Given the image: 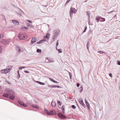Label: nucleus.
<instances>
[{"instance_id":"nucleus-1","label":"nucleus","mask_w":120,"mask_h":120,"mask_svg":"<svg viewBox=\"0 0 120 120\" xmlns=\"http://www.w3.org/2000/svg\"><path fill=\"white\" fill-rule=\"evenodd\" d=\"M15 93L14 92H11V93L9 92H8V94L4 93L3 95V96L5 97L8 98L9 96L10 99H13L15 98L14 96Z\"/></svg>"},{"instance_id":"nucleus-2","label":"nucleus","mask_w":120,"mask_h":120,"mask_svg":"<svg viewBox=\"0 0 120 120\" xmlns=\"http://www.w3.org/2000/svg\"><path fill=\"white\" fill-rule=\"evenodd\" d=\"M77 10L75 8L71 7L70 9V15L71 17H72L73 13H75L77 12Z\"/></svg>"},{"instance_id":"nucleus-3","label":"nucleus","mask_w":120,"mask_h":120,"mask_svg":"<svg viewBox=\"0 0 120 120\" xmlns=\"http://www.w3.org/2000/svg\"><path fill=\"white\" fill-rule=\"evenodd\" d=\"M60 33V30L59 29H56L54 31L53 34V36L55 37H57L58 36L59 34Z\"/></svg>"},{"instance_id":"nucleus-4","label":"nucleus","mask_w":120,"mask_h":120,"mask_svg":"<svg viewBox=\"0 0 120 120\" xmlns=\"http://www.w3.org/2000/svg\"><path fill=\"white\" fill-rule=\"evenodd\" d=\"M17 10L18 12V13L19 14V16H21L22 15H24V13L19 8H18Z\"/></svg>"},{"instance_id":"nucleus-5","label":"nucleus","mask_w":120,"mask_h":120,"mask_svg":"<svg viewBox=\"0 0 120 120\" xmlns=\"http://www.w3.org/2000/svg\"><path fill=\"white\" fill-rule=\"evenodd\" d=\"M18 37L21 40L23 39L24 38H25L26 35H25L24 34H20Z\"/></svg>"},{"instance_id":"nucleus-6","label":"nucleus","mask_w":120,"mask_h":120,"mask_svg":"<svg viewBox=\"0 0 120 120\" xmlns=\"http://www.w3.org/2000/svg\"><path fill=\"white\" fill-rule=\"evenodd\" d=\"M9 41V40L3 39L1 40V43L4 44H7L8 43Z\"/></svg>"},{"instance_id":"nucleus-7","label":"nucleus","mask_w":120,"mask_h":120,"mask_svg":"<svg viewBox=\"0 0 120 120\" xmlns=\"http://www.w3.org/2000/svg\"><path fill=\"white\" fill-rule=\"evenodd\" d=\"M37 40V38L36 37H33L32 39L31 44H34Z\"/></svg>"},{"instance_id":"nucleus-8","label":"nucleus","mask_w":120,"mask_h":120,"mask_svg":"<svg viewBox=\"0 0 120 120\" xmlns=\"http://www.w3.org/2000/svg\"><path fill=\"white\" fill-rule=\"evenodd\" d=\"M19 104L21 105H22L25 107H26L27 106V105L24 104L23 102L21 101H19Z\"/></svg>"},{"instance_id":"nucleus-9","label":"nucleus","mask_w":120,"mask_h":120,"mask_svg":"<svg viewBox=\"0 0 120 120\" xmlns=\"http://www.w3.org/2000/svg\"><path fill=\"white\" fill-rule=\"evenodd\" d=\"M8 71L6 69H4L2 70H1V73H4L5 74H7L8 72V71Z\"/></svg>"},{"instance_id":"nucleus-10","label":"nucleus","mask_w":120,"mask_h":120,"mask_svg":"<svg viewBox=\"0 0 120 120\" xmlns=\"http://www.w3.org/2000/svg\"><path fill=\"white\" fill-rule=\"evenodd\" d=\"M12 22H13L15 25H19V22L17 21L14 20H12Z\"/></svg>"},{"instance_id":"nucleus-11","label":"nucleus","mask_w":120,"mask_h":120,"mask_svg":"<svg viewBox=\"0 0 120 120\" xmlns=\"http://www.w3.org/2000/svg\"><path fill=\"white\" fill-rule=\"evenodd\" d=\"M50 34L48 33L45 36H44V39H45L46 40L47 39H48L49 38Z\"/></svg>"},{"instance_id":"nucleus-12","label":"nucleus","mask_w":120,"mask_h":120,"mask_svg":"<svg viewBox=\"0 0 120 120\" xmlns=\"http://www.w3.org/2000/svg\"><path fill=\"white\" fill-rule=\"evenodd\" d=\"M12 67L11 66H9L8 67V68L6 69L8 71H8V72L10 71L12 68Z\"/></svg>"},{"instance_id":"nucleus-13","label":"nucleus","mask_w":120,"mask_h":120,"mask_svg":"<svg viewBox=\"0 0 120 120\" xmlns=\"http://www.w3.org/2000/svg\"><path fill=\"white\" fill-rule=\"evenodd\" d=\"M46 41V40L45 39H44L38 42L37 43L38 44H40L43 43L44 41Z\"/></svg>"},{"instance_id":"nucleus-14","label":"nucleus","mask_w":120,"mask_h":120,"mask_svg":"<svg viewBox=\"0 0 120 120\" xmlns=\"http://www.w3.org/2000/svg\"><path fill=\"white\" fill-rule=\"evenodd\" d=\"M51 105L53 107H54L56 105V103L54 101H52L51 103Z\"/></svg>"},{"instance_id":"nucleus-15","label":"nucleus","mask_w":120,"mask_h":120,"mask_svg":"<svg viewBox=\"0 0 120 120\" xmlns=\"http://www.w3.org/2000/svg\"><path fill=\"white\" fill-rule=\"evenodd\" d=\"M79 101L80 104L82 105L83 103L82 99V98L79 99Z\"/></svg>"},{"instance_id":"nucleus-16","label":"nucleus","mask_w":120,"mask_h":120,"mask_svg":"<svg viewBox=\"0 0 120 120\" xmlns=\"http://www.w3.org/2000/svg\"><path fill=\"white\" fill-rule=\"evenodd\" d=\"M36 82L41 85H44L45 84V83L44 82H42L38 81H36Z\"/></svg>"},{"instance_id":"nucleus-17","label":"nucleus","mask_w":120,"mask_h":120,"mask_svg":"<svg viewBox=\"0 0 120 120\" xmlns=\"http://www.w3.org/2000/svg\"><path fill=\"white\" fill-rule=\"evenodd\" d=\"M46 59L48 60L49 61L50 63L52 62H54V61L52 59H49L47 58H46Z\"/></svg>"},{"instance_id":"nucleus-18","label":"nucleus","mask_w":120,"mask_h":120,"mask_svg":"<svg viewBox=\"0 0 120 120\" xmlns=\"http://www.w3.org/2000/svg\"><path fill=\"white\" fill-rule=\"evenodd\" d=\"M6 90L7 91H8L7 93H8V92H9L11 93V92H14L12 90H10L8 88H7L6 89Z\"/></svg>"},{"instance_id":"nucleus-19","label":"nucleus","mask_w":120,"mask_h":120,"mask_svg":"<svg viewBox=\"0 0 120 120\" xmlns=\"http://www.w3.org/2000/svg\"><path fill=\"white\" fill-rule=\"evenodd\" d=\"M44 110H45V112L47 114L49 115V114H52V113H49V112L47 110H46V109H44Z\"/></svg>"},{"instance_id":"nucleus-20","label":"nucleus","mask_w":120,"mask_h":120,"mask_svg":"<svg viewBox=\"0 0 120 120\" xmlns=\"http://www.w3.org/2000/svg\"><path fill=\"white\" fill-rule=\"evenodd\" d=\"M50 79L51 81H52V82H53L54 83H59L58 82H57L56 81L54 80L53 79H52L50 78Z\"/></svg>"},{"instance_id":"nucleus-21","label":"nucleus","mask_w":120,"mask_h":120,"mask_svg":"<svg viewBox=\"0 0 120 120\" xmlns=\"http://www.w3.org/2000/svg\"><path fill=\"white\" fill-rule=\"evenodd\" d=\"M100 21L101 22L105 21V19L104 18L101 17Z\"/></svg>"},{"instance_id":"nucleus-22","label":"nucleus","mask_w":120,"mask_h":120,"mask_svg":"<svg viewBox=\"0 0 120 120\" xmlns=\"http://www.w3.org/2000/svg\"><path fill=\"white\" fill-rule=\"evenodd\" d=\"M28 28H27L26 27H22L21 28V29L22 30H24L25 29H26V30H28Z\"/></svg>"},{"instance_id":"nucleus-23","label":"nucleus","mask_w":120,"mask_h":120,"mask_svg":"<svg viewBox=\"0 0 120 120\" xmlns=\"http://www.w3.org/2000/svg\"><path fill=\"white\" fill-rule=\"evenodd\" d=\"M62 110L63 112V113L64 114V106H63H63H62Z\"/></svg>"},{"instance_id":"nucleus-24","label":"nucleus","mask_w":120,"mask_h":120,"mask_svg":"<svg viewBox=\"0 0 120 120\" xmlns=\"http://www.w3.org/2000/svg\"><path fill=\"white\" fill-rule=\"evenodd\" d=\"M32 106L34 108H36L37 109L38 108V107L36 105L34 104H32Z\"/></svg>"},{"instance_id":"nucleus-25","label":"nucleus","mask_w":120,"mask_h":120,"mask_svg":"<svg viewBox=\"0 0 120 120\" xmlns=\"http://www.w3.org/2000/svg\"><path fill=\"white\" fill-rule=\"evenodd\" d=\"M57 86V85H52V86H49V87H51L52 88H56Z\"/></svg>"},{"instance_id":"nucleus-26","label":"nucleus","mask_w":120,"mask_h":120,"mask_svg":"<svg viewBox=\"0 0 120 120\" xmlns=\"http://www.w3.org/2000/svg\"><path fill=\"white\" fill-rule=\"evenodd\" d=\"M79 90H80V92H81L83 90V88L82 87H81L79 88Z\"/></svg>"},{"instance_id":"nucleus-27","label":"nucleus","mask_w":120,"mask_h":120,"mask_svg":"<svg viewBox=\"0 0 120 120\" xmlns=\"http://www.w3.org/2000/svg\"><path fill=\"white\" fill-rule=\"evenodd\" d=\"M86 45H87V49L89 51V41H88V43Z\"/></svg>"},{"instance_id":"nucleus-28","label":"nucleus","mask_w":120,"mask_h":120,"mask_svg":"<svg viewBox=\"0 0 120 120\" xmlns=\"http://www.w3.org/2000/svg\"><path fill=\"white\" fill-rule=\"evenodd\" d=\"M37 52L39 53H41V49H37Z\"/></svg>"},{"instance_id":"nucleus-29","label":"nucleus","mask_w":120,"mask_h":120,"mask_svg":"<svg viewBox=\"0 0 120 120\" xmlns=\"http://www.w3.org/2000/svg\"><path fill=\"white\" fill-rule=\"evenodd\" d=\"M87 15L89 17V18H90V13L89 12V11H87Z\"/></svg>"},{"instance_id":"nucleus-30","label":"nucleus","mask_w":120,"mask_h":120,"mask_svg":"<svg viewBox=\"0 0 120 120\" xmlns=\"http://www.w3.org/2000/svg\"><path fill=\"white\" fill-rule=\"evenodd\" d=\"M100 19V17L98 16V17H97L96 18V19L98 21H99V19Z\"/></svg>"},{"instance_id":"nucleus-31","label":"nucleus","mask_w":120,"mask_h":120,"mask_svg":"<svg viewBox=\"0 0 120 120\" xmlns=\"http://www.w3.org/2000/svg\"><path fill=\"white\" fill-rule=\"evenodd\" d=\"M59 116L60 117L63 118H64L66 117L65 116L62 115H61V116Z\"/></svg>"},{"instance_id":"nucleus-32","label":"nucleus","mask_w":120,"mask_h":120,"mask_svg":"<svg viewBox=\"0 0 120 120\" xmlns=\"http://www.w3.org/2000/svg\"><path fill=\"white\" fill-rule=\"evenodd\" d=\"M57 37H55L54 36H53V38L52 39V41H54L56 39V38Z\"/></svg>"},{"instance_id":"nucleus-33","label":"nucleus","mask_w":120,"mask_h":120,"mask_svg":"<svg viewBox=\"0 0 120 120\" xmlns=\"http://www.w3.org/2000/svg\"><path fill=\"white\" fill-rule=\"evenodd\" d=\"M54 111L52 110L50 112H49V113H52V114H49V115H54V114L53 113Z\"/></svg>"},{"instance_id":"nucleus-34","label":"nucleus","mask_w":120,"mask_h":120,"mask_svg":"<svg viewBox=\"0 0 120 120\" xmlns=\"http://www.w3.org/2000/svg\"><path fill=\"white\" fill-rule=\"evenodd\" d=\"M87 106L88 107V108H89L90 105L89 103L88 102L86 103Z\"/></svg>"},{"instance_id":"nucleus-35","label":"nucleus","mask_w":120,"mask_h":120,"mask_svg":"<svg viewBox=\"0 0 120 120\" xmlns=\"http://www.w3.org/2000/svg\"><path fill=\"white\" fill-rule=\"evenodd\" d=\"M20 47L18 45H17L16 46V49L17 50H18V49H19V48Z\"/></svg>"},{"instance_id":"nucleus-36","label":"nucleus","mask_w":120,"mask_h":120,"mask_svg":"<svg viewBox=\"0 0 120 120\" xmlns=\"http://www.w3.org/2000/svg\"><path fill=\"white\" fill-rule=\"evenodd\" d=\"M71 107L73 109H75L76 108L75 106L74 105H72L71 106Z\"/></svg>"},{"instance_id":"nucleus-37","label":"nucleus","mask_w":120,"mask_h":120,"mask_svg":"<svg viewBox=\"0 0 120 120\" xmlns=\"http://www.w3.org/2000/svg\"><path fill=\"white\" fill-rule=\"evenodd\" d=\"M70 0H67V1L66 2V3H65V5H66L67 4Z\"/></svg>"},{"instance_id":"nucleus-38","label":"nucleus","mask_w":120,"mask_h":120,"mask_svg":"<svg viewBox=\"0 0 120 120\" xmlns=\"http://www.w3.org/2000/svg\"><path fill=\"white\" fill-rule=\"evenodd\" d=\"M69 73L70 75V79H71L72 78V77L71 76V74L70 72H69Z\"/></svg>"},{"instance_id":"nucleus-39","label":"nucleus","mask_w":120,"mask_h":120,"mask_svg":"<svg viewBox=\"0 0 120 120\" xmlns=\"http://www.w3.org/2000/svg\"><path fill=\"white\" fill-rule=\"evenodd\" d=\"M18 51L19 52H20L21 51V48L20 47L19 49H18Z\"/></svg>"},{"instance_id":"nucleus-40","label":"nucleus","mask_w":120,"mask_h":120,"mask_svg":"<svg viewBox=\"0 0 120 120\" xmlns=\"http://www.w3.org/2000/svg\"><path fill=\"white\" fill-rule=\"evenodd\" d=\"M2 48L1 46H0V53L2 52Z\"/></svg>"},{"instance_id":"nucleus-41","label":"nucleus","mask_w":120,"mask_h":120,"mask_svg":"<svg viewBox=\"0 0 120 120\" xmlns=\"http://www.w3.org/2000/svg\"><path fill=\"white\" fill-rule=\"evenodd\" d=\"M98 52L100 54H102L104 52H103L100 51H98Z\"/></svg>"},{"instance_id":"nucleus-42","label":"nucleus","mask_w":120,"mask_h":120,"mask_svg":"<svg viewBox=\"0 0 120 120\" xmlns=\"http://www.w3.org/2000/svg\"><path fill=\"white\" fill-rule=\"evenodd\" d=\"M58 52L60 53H61L62 52V50L61 49H58Z\"/></svg>"},{"instance_id":"nucleus-43","label":"nucleus","mask_w":120,"mask_h":120,"mask_svg":"<svg viewBox=\"0 0 120 120\" xmlns=\"http://www.w3.org/2000/svg\"><path fill=\"white\" fill-rule=\"evenodd\" d=\"M25 68V67H19V68L20 69H22V68Z\"/></svg>"},{"instance_id":"nucleus-44","label":"nucleus","mask_w":120,"mask_h":120,"mask_svg":"<svg viewBox=\"0 0 120 120\" xmlns=\"http://www.w3.org/2000/svg\"><path fill=\"white\" fill-rule=\"evenodd\" d=\"M57 103L58 104H59L60 105H61L60 102V101H58Z\"/></svg>"},{"instance_id":"nucleus-45","label":"nucleus","mask_w":120,"mask_h":120,"mask_svg":"<svg viewBox=\"0 0 120 120\" xmlns=\"http://www.w3.org/2000/svg\"><path fill=\"white\" fill-rule=\"evenodd\" d=\"M24 72L25 73H29L30 72L27 71H25Z\"/></svg>"},{"instance_id":"nucleus-46","label":"nucleus","mask_w":120,"mask_h":120,"mask_svg":"<svg viewBox=\"0 0 120 120\" xmlns=\"http://www.w3.org/2000/svg\"><path fill=\"white\" fill-rule=\"evenodd\" d=\"M83 107H85L86 106V105L84 104V103H83L82 105H81Z\"/></svg>"},{"instance_id":"nucleus-47","label":"nucleus","mask_w":120,"mask_h":120,"mask_svg":"<svg viewBox=\"0 0 120 120\" xmlns=\"http://www.w3.org/2000/svg\"><path fill=\"white\" fill-rule=\"evenodd\" d=\"M56 46H58L59 45L58 40L57 41V42L56 43Z\"/></svg>"},{"instance_id":"nucleus-48","label":"nucleus","mask_w":120,"mask_h":120,"mask_svg":"<svg viewBox=\"0 0 120 120\" xmlns=\"http://www.w3.org/2000/svg\"><path fill=\"white\" fill-rule=\"evenodd\" d=\"M109 76L111 77H112V74L111 73H110L109 74Z\"/></svg>"},{"instance_id":"nucleus-49","label":"nucleus","mask_w":120,"mask_h":120,"mask_svg":"<svg viewBox=\"0 0 120 120\" xmlns=\"http://www.w3.org/2000/svg\"><path fill=\"white\" fill-rule=\"evenodd\" d=\"M27 21L30 23H31L32 22V21L30 20H27Z\"/></svg>"},{"instance_id":"nucleus-50","label":"nucleus","mask_w":120,"mask_h":120,"mask_svg":"<svg viewBox=\"0 0 120 120\" xmlns=\"http://www.w3.org/2000/svg\"><path fill=\"white\" fill-rule=\"evenodd\" d=\"M80 85V84L79 83H77V86L78 87H79Z\"/></svg>"},{"instance_id":"nucleus-51","label":"nucleus","mask_w":120,"mask_h":120,"mask_svg":"<svg viewBox=\"0 0 120 120\" xmlns=\"http://www.w3.org/2000/svg\"><path fill=\"white\" fill-rule=\"evenodd\" d=\"M118 64L119 65H120V61L119 62H118Z\"/></svg>"},{"instance_id":"nucleus-52","label":"nucleus","mask_w":120,"mask_h":120,"mask_svg":"<svg viewBox=\"0 0 120 120\" xmlns=\"http://www.w3.org/2000/svg\"><path fill=\"white\" fill-rule=\"evenodd\" d=\"M85 101L86 103L88 102L86 99H85Z\"/></svg>"},{"instance_id":"nucleus-53","label":"nucleus","mask_w":120,"mask_h":120,"mask_svg":"<svg viewBox=\"0 0 120 120\" xmlns=\"http://www.w3.org/2000/svg\"><path fill=\"white\" fill-rule=\"evenodd\" d=\"M30 26L32 28H33V27H34V26H33L32 25H30Z\"/></svg>"},{"instance_id":"nucleus-54","label":"nucleus","mask_w":120,"mask_h":120,"mask_svg":"<svg viewBox=\"0 0 120 120\" xmlns=\"http://www.w3.org/2000/svg\"><path fill=\"white\" fill-rule=\"evenodd\" d=\"M86 30H85V29H84V30H83V33H84V32H85L86 31Z\"/></svg>"},{"instance_id":"nucleus-55","label":"nucleus","mask_w":120,"mask_h":120,"mask_svg":"<svg viewBox=\"0 0 120 120\" xmlns=\"http://www.w3.org/2000/svg\"><path fill=\"white\" fill-rule=\"evenodd\" d=\"M56 87H57V88H61V86H57Z\"/></svg>"},{"instance_id":"nucleus-56","label":"nucleus","mask_w":120,"mask_h":120,"mask_svg":"<svg viewBox=\"0 0 120 120\" xmlns=\"http://www.w3.org/2000/svg\"><path fill=\"white\" fill-rule=\"evenodd\" d=\"M113 11H111V12H109V13H112V12H113Z\"/></svg>"},{"instance_id":"nucleus-57","label":"nucleus","mask_w":120,"mask_h":120,"mask_svg":"<svg viewBox=\"0 0 120 120\" xmlns=\"http://www.w3.org/2000/svg\"><path fill=\"white\" fill-rule=\"evenodd\" d=\"M19 77H18V78H19L20 77V74H19Z\"/></svg>"},{"instance_id":"nucleus-58","label":"nucleus","mask_w":120,"mask_h":120,"mask_svg":"<svg viewBox=\"0 0 120 120\" xmlns=\"http://www.w3.org/2000/svg\"><path fill=\"white\" fill-rule=\"evenodd\" d=\"M87 29V28L86 26L85 27V29L86 30Z\"/></svg>"},{"instance_id":"nucleus-59","label":"nucleus","mask_w":120,"mask_h":120,"mask_svg":"<svg viewBox=\"0 0 120 120\" xmlns=\"http://www.w3.org/2000/svg\"><path fill=\"white\" fill-rule=\"evenodd\" d=\"M87 1V0L86 1H84V2H86Z\"/></svg>"},{"instance_id":"nucleus-60","label":"nucleus","mask_w":120,"mask_h":120,"mask_svg":"<svg viewBox=\"0 0 120 120\" xmlns=\"http://www.w3.org/2000/svg\"><path fill=\"white\" fill-rule=\"evenodd\" d=\"M1 38V36L0 34V38Z\"/></svg>"},{"instance_id":"nucleus-61","label":"nucleus","mask_w":120,"mask_h":120,"mask_svg":"<svg viewBox=\"0 0 120 120\" xmlns=\"http://www.w3.org/2000/svg\"><path fill=\"white\" fill-rule=\"evenodd\" d=\"M72 98H70V99H72Z\"/></svg>"},{"instance_id":"nucleus-62","label":"nucleus","mask_w":120,"mask_h":120,"mask_svg":"<svg viewBox=\"0 0 120 120\" xmlns=\"http://www.w3.org/2000/svg\"><path fill=\"white\" fill-rule=\"evenodd\" d=\"M27 25H28V26H29V25H30V24H29V23H28Z\"/></svg>"},{"instance_id":"nucleus-63","label":"nucleus","mask_w":120,"mask_h":120,"mask_svg":"<svg viewBox=\"0 0 120 120\" xmlns=\"http://www.w3.org/2000/svg\"><path fill=\"white\" fill-rule=\"evenodd\" d=\"M18 74H19V71H18Z\"/></svg>"},{"instance_id":"nucleus-64","label":"nucleus","mask_w":120,"mask_h":120,"mask_svg":"<svg viewBox=\"0 0 120 120\" xmlns=\"http://www.w3.org/2000/svg\"><path fill=\"white\" fill-rule=\"evenodd\" d=\"M89 25L90 24V23L89 22Z\"/></svg>"}]
</instances>
